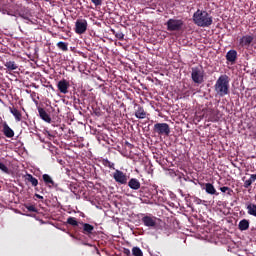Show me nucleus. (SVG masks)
Returning a JSON list of instances; mask_svg holds the SVG:
<instances>
[{"mask_svg": "<svg viewBox=\"0 0 256 256\" xmlns=\"http://www.w3.org/2000/svg\"><path fill=\"white\" fill-rule=\"evenodd\" d=\"M214 89L219 97H225V95H229V76L225 74L221 75L217 79L214 85Z\"/></svg>", "mask_w": 256, "mask_h": 256, "instance_id": "2", "label": "nucleus"}, {"mask_svg": "<svg viewBox=\"0 0 256 256\" xmlns=\"http://www.w3.org/2000/svg\"><path fill=\"white\" fill-rule=\"evenodd\" d=\"M128 187H130V189H133V191H139V189H141V182H139V180H137V178H131L128 182Z\"/></svg>", "mask_w": 256, "mask_h": 256, "instance_id": "14", "label": "nucleus"}, {"mask_svg": "<svg viewBox=\"0 0 256 256\" xmlns=\"http://www.w3.org/2000/svg\"><path fill=\"white\" fill-rule=\"evenodd\" d=\"M155 189H157V186H154Z\"/></svg>", "mask_w": 256, "mask_h": 256, "instance_id": "44", "label": "nucleus"}, {"mask_svg": "<svg viewBox=\"0 0 256 256\" xmlns=\"http://www.w3.org/2000/svg\"><path fill=\"white\" fill-rule=\"evenodd\" d=\"M58 28H59V29H64V27H63V26H59Z\"/></svg>", "mask_w": 256, "mask_h": 256, "instance_id": "42", "label": "nucleus"}, {"mask_svg": "<svg viewBox=\"0 0 256 256\" xmlns=\"http://www.w3.org/2000/svg\"><path fill=\"white\" fill-rule=\"evenodd\" d=\"M24 19H29V18H27V17H24Z\"/></svg>", "mask_w": 256, "mask_h": 256, "instance_id": "43", "label": "nucleus"}, {"mask_svg": "<svg viewBox=\"0 0 256 256\" xmlns=\"http://www.w3.org/2000/svg\"><path fill=\"white\" fill-rule=\"evenodd\" d=\"M57 87L60 93H63V95H67V93H69V81L65 79L60 80L57 84Z\"/></svg>", "mask_w": 256, "mask_h": 256, "instance_id": "13", "label": "nucleus"}, {"mask_svg": "<svg viewBox=\"0 0 256 256\" xmlns=\"http://www.w3.org/2000/svg\"><path fill=\"white\" fill-rule=\"evenodd\" d=\"M194 25L197 27H211L213 25V16L209 12L198 9L192 16Z\"/></svg>", "mask_w": 256, "mask_h": 256, "instance_id": "1", "label": "nucleus"}, {"mask_svg": "<svg viewBox=\"0 0 256 256\" xmlns=\"http://www.w3.org/2000/svg\"><path fill=\"white\" fill-rule=\"evenodd\" d=\"M113 179L120 185H127V175L121 170H115L113 173Z\"/></svg>", "mask_w": 256, "mask_h": 256, "instance_id": "8", "label": "nucleus"}, {"mask_svg": "<svg viewBox=\"0 0 256 256\" xmlns=\"http://www.w3.org/2000/svg\"><path fill=\"white\" fill-rule=\"evenodd\" d=\"M0 171H2V173H6V175H9V168L7 167V165H5L1 161H0Z\"/></svg>", "mask_w": 256, "mask_h": 256, "instance_id": "31", "label": "nucleus"}, {"mask_svg": "<svg viewBox=\"0 0 256 256\" xmlns=\"http://www.w3.org/2000/svg\"><path fill=\"white\" fill-rule=\"evenodd\" d=\"M135 117L137 119H145V117H147V112H145V109H143L142 106H138V109L135 112Z\"/></svg>", "mask_w": 256, "mask_h": 256, "instance_id": "20", "label": "nucleus"}, {"mask_svg": "<svg viewBox=\"0 0 256 256\" xmlns=\"http://www.w3.org/2000/svg\"><path fill=\"white\" fill-rule=\"evenodd\" d=\"M196 205H201V203L203 202V200L199 199V198H195Z\"/></svg>", "mask_w": 256, "mask_h": 256, "instance_id": "37", "label": "nucleus"}, {"mask_svg": "<svg viewBox=\"0 0 256 256\" xmlns=\"http://www.w3.org/2000/svg\"><path fill=\"white\" fill-rule=\"evenodd\" d=\"M238 229L240 231H247V229H249V220L247 219L241 220L238 224Z\"/></svg>", "mask_w": 256, "mask_h": 256, "instance_id": "23", "label": "nucleus"}, {"mask_svg": "<svg viewBox=\"0 0 256 256\" xmlns=\"http://www.w3.org/2000/svg\"><path fill=\"white\" fill-rule=\"evenodd\" d=\"M113 34L115 35L116 39H119V41H123L125 39V34H123V32H115L113 30Z\"/></svg>", "mask_w": 256, "mask_h": 256, "instance_id": "30", "label": "nucleus"}, {"mask_svg": "<svg viewBox=\"0 0 256 256\" xmlns=\"http://www.w3.org/2000/svg\"><path fill=\"white\" fill-rule=\"evenodd\" d=\"M178 193H179V195H181V197H185V195H184V193H183V190L178 189Z\"/></svg>", "mask_w": 256, "mask_h": 256, "instance_id": "39", "label": "nucleus"}, {"mask_svg": "<svg viewBox=\"0 0 256 256\" xmlns=\"http://www.w3.org/2000/svg\"><path fill=\"white\" fill-rule=\"evenodd\" d=\"M249 180L251 181V183H255V181H256V174H251Z\"/></svg>", "mask_w": 256, "mask_h": 256, "instance_id": "35", "label": "nucleus"}, {"mask_svg": "<svg viewBox=\"0 0 256 256\" xmlns=\"http://www.w3.org/2000/svg\"><path fill=\"white\" fill-rule=\"evenodd\" d=\"M26 209L31 213H37V208L34 205L27 206Z\"/></svg>", "mask_w": 256, "mask_h": 256, "instance_id": "32", "label": "nucleus"}, {"mask_svg": "<svg viewBox=\"0 0 256 256\" xmlns=\"http://www.w3.org/2000/svg\"><path fill=\"white\" fill-rule=\"evenodd\" d=\"M70 191L75 194L77 191V187L70 184Z\"/></svg>", "mask_w": 256, "mask_h": 256, "instance_id": "36", "label": "nucleus"}, {"mask_svg": "<svg viewBox=\"0 0 256 256\" xmlns=\"http://www.w3.org/2000/svg\"><path fill=\"white\" fill-rule=\"evenodd\" d=\"M220 191H221V193H226L230 197L233 195V189H231V188H229L227 186L220 187Z\"/></svg>", "mask_w": 256, "mask_h": 256, "instance_id": "28", "label": "nucleus"}, {"mask_svg": "<svg viewBox=\"0 0 256 256\" xmlns=\"http://www.w3.org/2000/svg\"><path fill=\"white\" fill-rule=\"evenodd\" d=\"M136 197L140 199L141 203H146L147 205H149V203H151V199H153L151 191L147 186L140 187V189L136 192Z\"/></svg>", "mask_w": 256, "mask_h": 256, "instance_id": "4", "label": "nucleus"}, {"mask_svg": "<svg viewBox=\"0 0 256 256\" xmlns=\"http://www.w3.org/2000/svg\"><path fill=\"white\" fill-rule=\"evenodd\" d=\"M9 109H10V113H12L13 116L15 117V120L16 121H21V117H22L21 112L18 111L17 108H11L10 107Z\"/></svg>", "mask_w": 256, "mask_h": 256, "instance_id": "25", "label": "nucleus"}, {"mask_svg": "<svg viewBox=\"0 0 256 256\" xmlns=\"http://www.w3.org/2000/svg\"><path fill=\"white\" fill-rule=\"evenodd\" d=\"M42 179L45 185L49 187V189H57V187H59V184L55 183V181H53V178L49 176V174H43Z\"/></svg>", "mask_w": 256, "mask_h": 256, "instance_id": "11", "label": "nucleus"}, {"mask_svg": "<svg viewBox=\"0 0 256 256\" xmlns=\"http://www.w3.org/2000/svg\"><path fill=\"white\" fill-rule=\"evenodd\" d=\"M35 197H36L37 199H43V196H41V195H39V194H35Z\"/></svg>", "mask_w": 256, "mask_h": 256, "instance_id": "40", "label": "nucleus"}, {"mask_svg": "<svg viewBox=\"0 0 256 256\" xmlns=\"http://www.w3.org/2000/svg\"><path fill=\"white\" fill-rule=\"evenodd\" d=\"M250 185H253V182H251L249 179L244 181L245 189H249Z\"/></svg>", "mask_w": 256, "mask_h": 256, "instance_id": "33", "label": "nucleus"}, {"mask_svg": "<svg viewBox=\"0 0 256 256\" xmlns=\"http://www.w3.org/2000/svg\"><path fill=\"white\" fill-rule=\"evenodd\" d=\"M132 255L134 256H143V251L139 247L132 248Z\"/></svg>", "mask_w": 256, "mask_h": 256, "instance_id": "29", "label": "nucleus"}, {"mask_svg": "<svg viewBox=\"0 0 256 256\" xmlns=\"http://www.w3.org/2000/svg\"><path fill=\"white\" fill-rule=\"evenodd\" d=\"M184 22L181 19H169L166 22L167 31H181L183 29Z\"/></svg>", "mask_w": 256, "mask_h": 256, "instance_id": "5", "label": "nucleus"}, {"mask_svg": "<svg viewBox=\"0 0 256 256\" xmlns=\"http://www.w3.org/2000/svg\"><path fill=\"white\" fill-rule=\"evenodd\" d=\"M57 47L58 49H61V51H69V44L66 42H62V41L58 42Z\"/></svg>", "mask_w": 256, "mask_h": 256, "instance_id": "26", "label": "nucleus"}, {"mask_svg": "<svg viewBox=\"0 0 256 256\" xmlns=\"http://www.w3.org/2000/svg\"><path fill=\"white\" fill-rule=\"evenodd\" d=\"M248 215H252V217H256V204L248 203L246 205Z\"/></svg>", "mask_w": 256, "mask_h": 256, "instance_id": "22", "label": "nucleus"}, {"mask_svg": "<svg viewBox=\"0 0 256 256\" xmlns=\"http://www.w3.org/2000/svg\"><path fill=\"white\" fill-rule=\"evenodd\" d=\"M5 67L8 69V71H15V69H19V66L15 63V61L6 62Z\"/></svg>", "mask_w": 256, "mask_h": 256, "instance_id": "24", "label": "nucleus"}, {"mask_svg": "<svg viewBox=\"0 0 256 256\" xmlns=\"http://www.w3.org/2000/svg\"><path fill=\"white\" fill-rule=\"evenodd\" d=\"M253 36L251 35H245L240 39V45L241 47H249L253 43Z\"/></svg>", "mask_w": 256, "mask_h": 256, "instance_id": "15", "label": "nucleus"}, {"mask_svg": "<svg viewBox=\"0 0 256 256\" xmlns=\"http://www.w3.org/2000/svg\"><path fill=\"white\" fill-rule=\"evenodd\" d=\"M125 255H131V251L129 249H124Z\"/></svg>", "mask_w": 256, "mask_h": 256, "instance_id": "38", "label": "nucleus"}, {"mask_svg": "<svg viewBox=\"0 0 256 256\" xmlns=\"http://www.w3.org/2000/svg\"><path fill=\"white\" fill-rule=\"evenodd\" d=\"M87 20L85 19H80L75 22V33L77 35H83L85 31H87Z\"/></svg>", "mask_w": 256, "mask_h": 256, "instance_id": "7", "label": "nucleus"}, {"mask_svg": "<svg viewBox=\"0 0 256 256\" xmlns=\"http://www.w3.org/2000/svg\"><path fill=\"white\" fill-rule=\"evenodd\" d=\"M38 113L42 121H45L46 123H51V116L47 113V111H45V109L38 108Z\"/></svg>", "mask_w": 256, "mask_h": 256, "instance_id": "16", "label": "nucleus"}, {"mask_svg": "<svg viewBox=\"0 0 256 256\" xmlns=\"http://www.w3.org/2000/svg\"><path fill=\"white\" fill-rule=\"evenodd\" d=\"M66 223L71 225V227H77L78 230L79 227H81V222L77 221V218L75 217H68Z\"/></svg>", "mask_w": 256, "mask_h": 256, "instance_id": "21", "label": "nucleus"}, {"mask_svg": "<svg viewBox=\"0 0 256 256\" xmlns=\"http://www.w3.org/2000/svg\"><path fill=\"white\" fill-rule=\"evenodd\" d=\"M78 231H81L83 235H93V231H95V226L89 223L81 222Z\"/></svg>", "mask_w": 256, "mask_h": 256, "instance_id": "9", "label": "nucleus"}, {"mask_svg": "<svg viewBox=\"0 0 256 256\" xmlns=\"http://www.w3.org/2000/svg\"><path fill=\"white\" fill-rule=\"evenodd\" d=\"M44 1H49V0H44Z\"/></svg>", "mask_w": 256, "mask_h": 256, "instance_id": "45", "label": "nucleus"}, {"mask_svg": "<svg viewBox=\"0 0 256 256\" xmlns=\"http://www.w3.org/2000/svg\"><path fill=\"white\" fill-rule=\"evenodd\" d=\"M2 133L8 139H13V137H15V131H13V129L9 127V124H7V122H3L2 124Z\"/></svg>", "mask_w": 256, "mask_h": 256, "instance_id": "10", "label": "nucleus"}, {"mask_svg": "<svg viewBox=\"0 0 256 256\" xmlns=\"http://www.w3.org/2000/svg\"><path fill=\"white\" fill-rule=\"evenodd\" d=\"M153 131L154 133H157V135H165L166 137H169V134L171 133V128L167 123H156L154 124Z\"/></svg>", "mask_w": 256, "mask_h": 256, "instance_id": "6", "label": "nucleus"}, {"mask_svg": "<svg viewBox=\"0 0 256 256\" xmlns=\"http://www.w3.org/2000/svg\"><path fill=\"white\" fill-rule=\"evenodd\" d=\"M142 223L145 227H156L157 218L155 216H144L142 217Z\"/></svg>", "mask_w": 256, "mask_h": 256, "instance_id": "12", "label": "nucleus"}, {"mask_svg": "<svg viewBox=\"0 0 256 256\" xmlns=\"http://www.w3.org/2000/svg\"><path fill=\"white\" fill-rule=\"evenodd\" d=\"M204 189L208 195H219L215 186L211 183H206Z\"/></svg>", "mask_w": 256, "mask_h": 256, "instance_id": "19", "label": "nucleus"}, {"mask_svg": "<svg viewBox=\"0 0 256 256\" xmlns=\"http://www.w3.org/2000/svg\"><path fill=\"white\" fill-rule=\"evenodd\" d=\"M191 79L196 85L205 83V70H203L201 67H192Z\"/></svg>", "mask_w": 256, "mask_h": 256, "instance_id": "3", "label": "nucleus"}, {"mask_svg": "<svg viewBox=\"0 0 256 256\" xmlns=\"http://www.w3.org/2000/svg\"><path fill=\"white\" fill-rule=\"evenodd\" d=\"M24 179L28 183H31L32 187H37V185H39V180H37V178H35L33 175H31L29 173H26L24 175Z\"/></svg>", "mask_w": 256, "mask_h": 256, "instance_id": "18", "label": "nucleus"}, {"mask_svg": "<svg viewBox=\"0 0 256 256\" xmlns=\"http://www.w3.org/2000/svg\"><path fill=\"white\" fill-rule=\"evenodd\" d=\"M96 7H99L103 3V0H91Z\"/></svg>", "mask_w": 256, "mask_h": 256, "instance_id": "34", "label": "nucleus"}, {"mask_svg": "<svg viewBox=\"0 0 256 256\" xmlns=\"http://www.w3.org/2000/svg\"><path fill=\"white\" fill-rule=\"evenodd\" d=\"M102 164L104 167H108L109 169H115V163L109 161V159H103Z\"/></svg>", "mask_w": 256, "mask_h": 256, "instance_id": "27", "label": "nucleus"}, {"mask_svg": "<svg viewBox=\"0 0 256 256\" xmlns=\"http://www.w3.org/2000/svg\"><path fill=\"white\" fill-rule=\"evenodd\" d=\"M226 60L229 63H235L237 61V51L236 50H229L226 53Z\"/></svg>", "mask_w": 256, "mask_h": 256, "instance_id": "17", "label": "nucleus"}, {"mask_svg": "<svg viewBox=\"0 0 256 256\" xmlns=\"http://www.w3.org/2000/svg\"><path fill=\"white\" fill-rule=\"evenodd\" d=\"M7 15H12L13 16V14H11V12H7Z\"/></svg>", "mask_w": 256, "mask_h": 256, "instance_id": "41", "label": "nucleus"}]
</instances>
